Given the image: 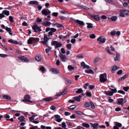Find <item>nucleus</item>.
<instances>
[{
  "label": "nucleus",
  "mask_w": 129,
  "mask_h": 129,
  "mask_svg": "<svg viewBox=\"0 0 129 129\" xmlns=\"http://www.w3.org/2000/svg\"><path fill=\"white\" fill-rule=\"evenodd\" d=\"M37 21L38 22H42V20L40 18H38L37 19Z\"/></svg>",
  "instance_id": "64"
},
{
  "label": "nucleus",
  "mask_w": 129,
  "mask_h": 129,
  "mask_svg": "<svg viewBox=\"0 0 129 129\" xmlns=\"http://www.w3.org/2000/svg\"><path fill=\"white\" fill-rule=\"evenodd\" d=\"M59 56L62 61L64 62H66L67 58L65 55L60 53L59 54Z\"/></svg>",
  "instance_id": "8"
},
{
  "label": "nucleus",
  "mask_w": 129,
  "mask_h": 129,
  "mask_svg": "<svg viewBox=\"0 0 129 129\" xmlns=\"http://www.w3.org/2000/svg\"><path fill=\"white\" fill-rule=\"evenodd\" d=\"M81 97L82 96L80 95L79 96L74 97V100L76 101H80V99Z\"/></svg>",
  "instance_id": "15"
},
{
  "label": "nucleus",
  "mask_w": 129,
  "mask_h": 129,
  "mask_svg": "<svg viewBox=\"0 0 129 129\" xmlns=\"http://www.w3.org/2000/svg\"><path fill=\"white\" fill-rule=\"evenodd\" d=\"M35 59L38 61H40L42 59L41 57L39 55H37L35 57Z\"/></svg>",
  "instance_id": "22"
},
{
  "label": "nucleus",
  "mask_w": 129,
  "mask_h": 129,
  "mask_svg": "<svg viewBox=\"0 0 129 129\" xmlns=\"http://www.w3.org/2000/svg\"><path fill=\"white\" fill-rule=\"evenodd\" d=\"M76 57L78 58H81L83 57V55L81 54L77 55Z\"/></svg>",
  "instance_id": "46"
},
{
  "label": "nucleus",
  "mask_w": 129,
  "mask_h": 129,
  "mask_svg": "<svg viewBox=\"0 0 129 129\" xmlns=\"http://www.w3.org/2000/svg\"><path fill=\"white\" fill-rule=\"evenodd\" d=\"M68 70L70 71H71L72 70H74V67L71 65H69L68 66Z\"/></svg>",
  "instance_id": "31"
},
{
  "label": "nucleus",
  "mask_w": 129,
  "mask_h": 129,
  "mask_svg": "<svg viewBox=\"0 0 129 129\" xmlns=\"http://www.w3.org/2000/svg\"><path fill=\"white\" fill-rule=\"evenodd\" d=\"M90 124L92 127L93 129H98V126L99 125V124L98 123H95L93 124L92 123H90Z\"/></svg>",
  "instance_id": "11"
},
{
  "label": "nucleus",
  "mask_w": 129,
  "mask_h": 129,
  "mask_svg": "<svg viewBox=\"0 0 129 129\" xmlns=\"http://www.w3.org/2000/svg\"><path fill=\"white\" fill-rule=\"evenodd\" d=\"M123 71L122 70H120L117 72V74L118 75H120L122 74Z\"/></svg>",
  "instance_id": "53"
},
{
  "label": "nucleus",
  "mask_w": 129,
  "mask_h": 129,
  "mask_svg": "<svg viewBox=\"0 0 129 129\" xmlns=\"http://www.w3.org/2000/svg\"><path fill=\"white\" fill-rule=\"evenodd\" d=\"M43 100L46 102H48L52 100L51 97H48L46 98H43Z\"/></svg>",
  "instance_id": "20"
},
{
  "label": "nucleus",
  "mask_w": 129,
  "mask_h": 129,
  "mask_svg": "<svg viewBox=\"0 0 129 129\" xmlns=\"http://www.w3.org/2000/svg\"><path fill=\"white\" fill-rule=\"evenodd\" d=\"M37 39L33 37H30L27 41L28 44H31L33 41L36 42Z\"/></svg>",
  "instance_id": "6"
},
{
  "label": "nucleus",
  "mask_w": 129,
  "mask_h": 129,
  "mask_svg": "<svg viewBox=\"0 0 129 129\" xmlns=\"http://www.w3.org/2000/svg\"><path fill=\"white\" fill-rule=\"evenodd\" d=\"M91 17L92 18H93L95 20L97 21H98L99 20V16L98 15L92 16Z\"/></svg>",
  "instance_id": "28"
},
{
  "label": "nucleus",
  "mask_w": 129,
  "mask_h": 129,
  "mask_svg": "<svg viewBox=\"0 0 129 129\" xmlns=\"http://www.w3.org/2000/svg\"><path fill=\"white\" fill-rule=\"evenodd\" d=\"M120 55L118 54H116V56L114 58V59L115 60H118L119 59Z\"/></svg>",
  "instance_id": "40"
},
{
  "label": "nucleus",
  "mask_w": 129,
  "mask_h": 129,
  "mask_svg": "<svg viewBox=\"0 0 129 129\" xmlns=\"http://www.w3.org/2000/svg\"><path fill=\"white\" fill-rule=\"evenodd\" d=\"M3 13L6 15L8 16L9 15V12L7 10H4L3 11Z\"/></svg>",
  "instance_id": "35"
},
{
  "label": "nucleus",
  "mask_w": 129,
  "mask_h": 129,
  "mask_svg": "<svg viewBox=\"0 0 129 129\" xmlns=\"http://www.w3.org/2000/svg\"><path fill=\"white\" fill-rule=\"evenodd\" d=\"M76 107L75 105H72L70 107H68V109L71 110H73L75 109Z\"/></svg>",
  "instance_id": "29"
},
{
  "label": "nucleus",
  "mask_w": 129,
  "mask_h": 129,
  "mask_svg": "<svg viewBox=\"0 0 129 129\" xmlns=\"http://www.w3.org/2000/svg\"><path fill=\"white\" fill-rule=\"evenodd\" d=\"M123 89L125 91H127L129 89V87L127 86L123 87Z\"/></svg>",
  "instance_id": "47"
},
{
  "label": "nucleus",
  "mask_w": 129,
  "mask_h": 129,
  "mask_svg": "<svg viewBox=\"0 0 129 129\" xmlns=\"http://www.w3.org/2000/svg\"><path fill=\"white\" fill-rule=\"evenodd\" d=\"M62 127L63 128H65L66 126V125L64 122L62 123Z\"/></svg>",
  "instance_id": "59"
},
{
  "label": "nucleus",
  "mask_w": 129,
  "mask_h": 129,
  "mask_svg": "<svg viewBox=\"0 0 129 129\" xmlns=\"http://www.w3.org/2000/svg\"><path fill=\"white\" fill-rule=\"evenodd\" d=\"M119 68V67H117L116 66H114L112 67L111 72L112 73H113L114 71H115L117 69Z\"/></svg>",
  "instance_id": "16"
},
{
  "label": "nucleus",
  "mask_w": 129,
  "mask_h": 129,
  "mask_svg": "<svg viewBox=\"0 0 129 129\" xmlns=\"http://www.w3.org/2000/svg\"><path fill=\"white\" fill-rule=\"evenodd\" d=\"M90 38L92 39H93L95 38V36L93 34H92L90 35L89 36Z\"/></svg>",
  "instance_id": "45"
},
{
  "label": "nucleus",
  "mask_w": 129,
  "mask_h": 129,
  "mask_svg": "<svg viewBox=\"0 0 129 129\" xmlns=\"http://www.w3.org/2000/svg\"><path fill=\"white\" fill-rule=\"evenodd\" d=\"M105 94L107 95L111 96L113 95V93L112 91H106Z\"/></svg>",
  "instance_id": "18"
},
{
  "label": "nucleus",
  "mask_w": 129,
  "mask_h": 129,
  "mask_svg": "<svg viewBox=\"0 0 129 129\" xmlns=\"http://www.w3.org/2000/svg\"><path fill=\"white\" fill-rule=\"evenodd\" d=\"M49 39V36L44 35V41H41V43L43 44L47 45L48 41Z\"/></svg>",
  "instance_id": "3"
},
{
  "label": "nucleus",
  "mask_w": 129,
  "mask_h": 129,
  "mask_svg": "<svg viewBox=\"0 0 129 129\" xmlns=\"http://www.w3.org/2000/svg\"><path fill=\"white\" fill-rule=\"evenodd\" d=\"M97 41H99L101 43H104L106 39L105 38L102 39L101 37H100L98 38Z\"/></svg>",
  "instance_id": "12"
},
{
  "label": "nucleus",
  "mask_w": 129,
  "mask_h": 129,
  "mask_svg": "<svg viewBox=\"0 0 129 129\" xmlns=\"http://www.w3.org/2000/svg\"><path fill=\"white\" fill-rule=\"evenodd\" d=\"M66 46L68 49H70L71 48V45L70 44H68Z\"/></svg>",
  "instance_id": "61"
},
{
  "label": "nucleus",
  "mask_w": 129,
  "mask_h": 129,
  "mask_svg": "<svg viewBox=\"0 0 129 129\" xmlns=\"http://www.w3.org/2000/svg\"><path fill=\"white\" fill-rule=\"evenodd\" d=\"M8 42L12 44H17L18 43L17 41H14V40L12 39H10L8 41Z\"/></svg>",
  "instance_id": "21"
},
{
  "label": "nucleus",
  "mask_w": 129,
  "mask_h": 129,
  "mask_svg": "<svg viewBox=\"0 0 129 129\" xmlns=\"http://www.w3.org/2000/svg\"><path fill=\"white\" fill-rule=\"evenodd\" d=\"M82 125L86 128L89 127L90 126V125L88 124L85 123H83L82 124Z\"/></svg>",
  "instance_id": "38"
},
{
  "label": "nucleus",
  "mask_w": 129,
  "mask_h": 129,
  "mask_svg": "<svg viewBox=\"0 0 129 129\" xmlns=\"http://www.w3.org/2000/svg\"><path fill=\"white\" fill-rule=\"evenodd\" d=\"M76 113L77 114V116H78L79 115H84V114L81 111H75Z\"/></svg>",
  "instance_id": "36"
},
{
  "label": "nucleus",
  "mask_w": 129,
  "mask_h": 129,
  "mask_svg": "<svg viewBox=\"0 0 129 129\" xmlns=\"http://www.w3.org/2000/svg\"><path fill=\"white\" fill-rule=\"evenodd\" d=\"M40 70V71L43 72H44L45 70V68L43 67H41Z\"/></svg>",
  "instance_id": "57"
},
{
  "label": "nucleus",
  "mask_w": 129,
  "mask_h": 129,
  "mask_svg": "<svg viewBox=\"0 0 129 129\" xmlns=\"http://www.w3.org/2000/svg\"><path fill=\"white\" fill-rule=\"evenodd\" d=\"M128 75V74L124 75L123 76L121 77L119 79V81H120L123 80L126 77V76Z\"/></svg>",
  "instance_id": "26"
},
{
  "label": "nucleus",
  "mask_w": 129,
  "mask_h": 129,
  "mask_svg": "<svg viewBox=\"0 0 129 129\" xmlns=\"http://www.w3.org/2000/svg\"><path fill=\"white\" fill-rule=\"evenodd\" d=\"M42 13L43 15L46 16L50 14L51 13V12L48 9H45L42 10Z\"/></svg>",
  "instance_id": "5"
},
{
  "label": "nucleus",
  "mask_w": 129,
  "mask_h": 129,
  "mask_svg": "<svg viewBox=\"0 0 129 129\" xmlns=\"http://www.w3.org/2000/svg\"><path fill=\"white\" fill-rule=\"evenodd\" d=\"M5 16V15L4 13H3V12H2V13L0 14V18L1 19L3 18Z\"/></svg>",
  "instance_id": "58"
},
{
  "label": "nucleus",
  "mask_w": 129,
  "mask_h": 129,
  "mask_svg": "<svg viewBox=\"0 0 129 129\" xmlns=\"http://www.w3.org/2000/svg\"><path fill=\"white\" fill-rule=\"evenodd\" d=\"M7 55L4 54H0V56L3 58H5L7 57Z\"/></svg>",
  "instance_id": "48"
},
{
  "label": "nucleus",
  "mask_w": 129,
  "mask_h": 129,
  "mask_svg": "<svg viewBox=\"0 0 129 129\" xmlns=\"http://www.w3.org/2000/svg\"><path fill=\"white\" fill-rule=\"evenodd\" d=\"M30 4H36L38 5L39 4V3L37 1H31L29 2Z\"/></svg>",
  "instance_id": "23"
},
{
  "label": "nucleus",
  "mask_w": 129,
  "mask_h": 129,
  "mask_svg": "<svg viewBox=\"0 0 129 129\" xmlns=\"http://www.w3.org/2000/svg\"><path fill=\"white\" fill-rule=\"evenodd\" d=\"M90 104L91 105V107L92 109H95V105L93 102H90Z\"/></svg>",
  "instance_id": "41"
},
{
  "label": "nucleus",
  "mask_w": 129,
  "mask_h": 129,
  "mask_svg": "<svg viewBox=\"0 0 129 129\" xmlns=\"http://www.w3.org/2000/svg\"><path fill=\"white\" fill-rule=\"evenodd\" d=\"M83 92V90L81 88L78 89L76 91L77 93H82Z\"/></svg>",
  "instance_id": "39"
},
{
  "label": "nucleus",
  "mask_w": 129,
  "mask_h": 129,
  "mask_svg": "<svg viewBox=\"0 0 129 129\" xmlns=\"http://www.w3.org/2000/svg\"><path fill=\"white\" fill-rule=\"evenodd\" d=\"M65 115L66 116H69L70 115H71V113L70 112H65Z\"/></svg>",
  "instance_id": "60"
},
{
  "label": "nucleus",
  "mask_w": 129,
  "mask_h": 129,
  "mask_svg": "<svg viewBox=\"0 0 129 129\" xmlns=\"http://www.w3.org/2000/svg\"><path fill=\"white\" fill-rule=\"evenodd\" d=\"M52 45L55 46L56 48H58L61 46V44L56 41L53 42L52 43Z\"/></svg>",
  "instance_id": "7"
},
{
  "label": "nucleus",
  "mask_w": 129,
  "mask_h": 129,
  "mask_svg": "<svg viewBox=\"0 0 129 129\" xmlns=\"http://www.w3.org/2000/svg\"><path fill=\"white\" fill-rule=\"evenodd\" d=\"M50 71L55 74H57L58 73V70L52 68L51 69Z\"/></svg>",
  "instance_id": "19"
},
{
  "label": "nucleus",
  "mask_w": 129,
  "mask_h": 129,
  "mask_svg": "<svg viewBox=\"0 0 129 129\" xmlns=\"http://www.w3.org/2000/svg\"><path fill=\"white\" fill-rule=\"evenodd\" d=\"M42 24L45 27L49 26L51 24V23L49 21H43L42 23Z\"/></svg>",
  "instance_id": "10"
},
{
  "label": "nucleus",
  "mask_w": 129,
  "mask_h": 129,
  "mask_svg": "<svg viewBox=\"0 0 129 129\" xmlns=\"http://www.w3.org/2000/svg\"><path fill=\"white\" fill-rule=\"evenodd\" d=\"M100 58L99 57H97L96 58L94 59V62L95 63L98 61L100 60Z\"/></svg>",
  "instance_id": "50"
},
{
  "label": "nucleus",
  "mask_w": 129,
  "mask_h": 129,
  "mask_svg": "<svg viewBox=\"0 0 129 129\" xmlns=\"http://www.w3.org/2000/svg\"><path fill=\"white\" fill-rule=\"evenodd\" d=\"M118 92L123 94H125V92L122 90H119L118 91Z\"/></svg>",
  "instance_id": "52"
},
{
  "label": "nucleus",
  "mask_w": 129,
  "mask_h": 129,
  "mask_svg": "<svg viewBox=\"0 0 129 129\" xmlns=\"http://www.w3.org/2000/svg\"><path fill=\"white\" fill-rule=\"evenodd\" d=\"M32 28L34 30V32L36 33H38V32H40L41 31V29L37 25L32 26Z\"/></svg>",
  "instance_id": "4"
},
{
  "label": "nucleus",
  "mask_w": 129,
  "mask_h": 129,
  "mask_svg": "<svg viewBox=\"0 0 129 129\" xmlns=\"http://www.w3.org/2000/svg\"><path fill=\"white\" fill-rule=\"evenodd\" d=\"M30 96L29 95H26L24 96V99L28 101H30L29 100L30 99Z\"/></svg>",
  "instance_id": "34"
},
{
  "label": "nucleus",
  "mask_w": 129,
  "mask_h": 129,
  "mask_svg": "<svg viewBox=\"0 0 129 129\" xmlns=\"http://www.w3.org/2000/svg\"><path fill=\"white\" fill-rule=\"evenodd\" d=\"M117 17L116 16H112L110 18L111 21H115L117 20Z\"/></svg>",
  "instance_id": "30"
},
{
  "label": "nucleus",
  "mask_w": 129,
  "mask_h": 129,
  "mask_svg": "<svg viewBox=\"0 0 129 129\" xmlns=\"http://www.w3.org/2000/svg\"><path fill=\"white\" fill-rule=\"evenodd\" d=\"M60 51L62 54H64L65 53V50L63 48H62L61 49Z\"/></svg>",
  "instance_id": "54"
},
{
  "label": "nucleus",
  "mask_w": 129,
  "mask_h": 129,
  "mask_svg": "<svg viewBox=\"0 0 129 129\" xmlns=\"http://www.w3.org/2000/svg\"><path fill=\"white\" fill-rule=\"evenodd\" d=\"M87 27L88 28H91L93 27L92 24L90 23H87Z\"/></svg>",
  "instance_id": "37"
},
{
  "label": "nucleus",
  "mask_w": 129,
  "mask_h": 129,
  "mask_svg": "<svg viewBox=\"0 0 129 129\" xmlns=\"http://www.w3.org/2000/svg\"><path fill=\"white\" fill-rule=\"evenodd\" d=\"M6 30L8 32H11V29L10 28H8V27H6Z\"/></svg>",
  "instance_id": "56"
},
{
  "label": "nucleus",
  "mask_w": 129,
  "mask_h": 129,
  "mask_svg": "<svg viewBox=\"0 0 129 129\" xmlns=\"http://www.w3.org/2000/svg\"><path fill=\"white\" fill-rule=\"evenodd\" d=\"M129 16V11L124 10H121L119 11V16L122 17H125L126 16Z\"/></svg>",
  "instance_id": "1"
},
{
  "label": "nucleus",
  "mask_w": 129,
  "mask_h": 129,
  "mask_svg": "<svg viewBox=\"0 0 129 129\" xmlns=\"http://www.w3.org/2000/svg\"><path fill=\"white\" fill-rule=\"evenodd\" d=\"M18 58L23 62H28L27 58L25 57L22 56L20 57H18Z\"/></svg>",
  "instance_id": "9"
},
{
  "label": "nucleus",
  "mask_w": 129,
  "mask_h": 129,
  "mask_svg": "<svg viewBox=\"0 0 129 129\" xmlns=\"http://www.w3.org/2000/svg\"><path fill=\"white\" fill-rule=\"evenodd\" d=\"M18 119L19 120H20L21 121H25V118L23 116H20L18 118Z\"/></svg>",
  "instance_id": "25"
},
{
  "label": "nucleus",
  "mask_w": 129,
  "mask_h": 129,
  "mask_svg": "<svg viewBox=\"0 0 129 129\" xmlns=\"http://www.w3.org/2000/svg\"><path fill=\"white\" fill-rule=\"evenodd\" d=\"M36 115H34L29 117V119L30 121H31L34 119V117Z\"/></svg>",
  "instance_id": "42"
},
{
  "label": "nucleus",
  "mask_w": 129,
  "mask_h": 129,
  "mask_svg": "<svg viewBox=\"0 0 129 129\" xmlns=\"http://www.w3.org/2000/svg\"><path fill=\"white\" fill-rule=\"evenodd\" d=\"M3 98L7 100H9L11 99L10 97L8 95H4L3 97Z\"/></svg>",
  "instance_id": "27"
},
{
  "label": "nucleus",
  "mask_w": 129,
  "mask_h": 129,
  "mask_svg": "<svg viewBox=\"0 0 129 129\" xmlns=\"http://www.w3.org/2000/svg\"><path fill=\"white\" fill-rule=\"evenodd\" d=\"M109 102L111 103L114 100L111 98V97H109Z\"/></svg>",
  "instance_id": "63"
},
{
  "label": "nucleus",
  "mask_w": 129,
  "mask_h": 129,
  "mask_svg": "<svg viewBox=\"0 0 129 129\" xmlns=\"http://www.w3.org/2000/svg\"><path fill=\"white\" fill-rule=\"evenodd\" d=\"M56 29L54 28H50V31L52 33H53L55 32L56 31Z\"/></svg>",
  "instance_id": "51"
},
{
  "label": "nucleus",
  "mask_w": 129,
  "mask_h": 129,
  "mask_svg": "<svg viewBox=\"0 0 129 129\" xmlns=\"http://www.w3.org/2000/svg\"><path fill=\"white\" fill-rule=\"evenodd\" d=\"M114 123L115 125H116L117 127H121L122 126V124L121 123L117 122H114Z\"/></svg>",
  "instance_id": "33"
},
{
  "label": "nucleus",
  "mask_w": 129,
  "mask_h": 129,
  "mask_svg": "<svg viewBox=\"0 0 129 129\" xmlns=\"http://www.w3.org/2000/svg\"><path fill=\"white\" fill-rule=\"evenodd\" d=\"M9 19L11 22H13V17L11 16L9 17Z\"/></svg>",
  "instance_id": "62"
},
{
  "label": "nucleus",
  "mask_w": 129,
  "mask_h": 129,
  "mask_svg": "<svg viewBox=\"0 0 129 129\" xmlns=\"http://www.w3.org/2000/svg\"><path fill=\"white\" fill-rule=\"evenodd\" d=\"M106 51L108 53H109L110 54H112V53L110 52V51L109 50V47L106 48Z\"/></svg>",
  "instance_id": "44"
},
{
  "label": "nucleus",
  "mask_w": 129,
  "mask_h": 129,
  "mask_svg": "<svg viewBox=\"0 0 129 129\" xmlns=\"http://www.w3.org/2000/svg\"><path fill=\"white\" fill-rule=\"evenodd\" d=\"M81 66L84 68H90V67L89 66L85 64L84 62H83L81 63Z\"/></svg>",
  "instance_id": "13"
},
{
  "label": "nucleus",
  "mask_w": 129,
  "mask_h": 129,
  "mask_svg": "<svg viewBox=\"0 0 129 129\" xmlns=\"http://www.w3.org/2000/svg\"><path fill=\"white\" fill-rule=\"evenodd\" d=\"M100 81L101 83H104L107 80L106 74L104 73L100 75Z\"/></svg>",
  "instance_id": "2"
},
{
  "label": "nucleus",
  "mask_w": 129,
  "mask_h": 129,
  "mask_svg": "<svg viewBox=\"0 0 129 129\" xmlns=\"http://www.w3.org/2000/svg\"><path fill=\"white\" fill-rule=\"evenodd\" d=\"M55 25H56L57 27H61V25L60 24L57 23H55L53 25V26H54Z\"/></svg>",
  "instance_id": "49"
},
{
  "label": "nucleus",
  "mask_w": 129,
  "mask_h": 129,
  "mask_svg": "<svg viewBox=\"0 0 129 129\" xmlns=\"http://www.w3.org/2000/svg\"><path fill=\"white\" fill-rule=\"evenodd\" d=\"M76 22L78 23L80 25H85L83 21L78 20H76Z\"/></svg>",
  "instance_id": "17"
},
{
  "label": "nucleus",
  "mask_w": 129,
  "mask_h": 129,
  "mask_svg": "<svg viewBox=\"0 0 129 129\" xmlns=\"http://www.w3.org/2000/svg\"><path fill=\"white\" fill-rule=\"evenodd\" d=\"M86 73L88 74H93L94 73L90 69L88 70H85Z\"/></svg>",
  "instance_id": "32"
},
{
  "label": "nucleus",
  "mask_w": 129,
  "mask_h": 129,
  "mask_svg": "<svg viewBox=\"0 0 129 129\" xmlns=\"http://www.w3.org/2000/svg\"><path fill=\"white\" fill-rule=\"evenodd\" d=\"M110 90L112 91L113 93H115L117 92L116 89H111Z\"/></svg>",
  "instance_id": "55"
},
{
  "label": "nucleus",
  "mask_w": 129,
  "mask_h": 129,
  "mask_svg": "<svg viewBox=\"0 0 129 129\" xmlns=\"http://www.w3.org/2000/svg\"><path fill=\"white\" fill-rule=\"evenodd\" d=\"M55 117L56 119V120L58 122H60L62 120V119L60 118V116L58 115H55Z\"/></svg>",
  "instance_id": "14"
},
{
  "label": "nucleus",
  "mask_w": 129,
  "mask_h": 129,
  "mask_svg": "<svg viewBox=\"0 0 129 129\" xmlns=\"http://www.w3.org/2000/svg\"><path fill=\"white\" fill-rule=\"evenodd\" d=\"M22 101H23L24 102H28L29 103H32V102L31 101H28V100H27L26 99H24V100H21Z\"/></svg>",
  "instance_id": "43"
},
{
  "label": "nucleus",
  "mask_w": 129,
  "mask_h": 129,
  "mask_svg": "<svg viewBox=\"0 0 129 129\" xmlns=\"http://www.w3.org/2000/svg\"><path fill=\"white\" fill-rule=\"evenodd\" d=\"M123 99L122 98H121L119 99L118 100L117 104L119 105L123 104Z\"/></svg>",
  "instance_id": "24"
}]
</instances>
